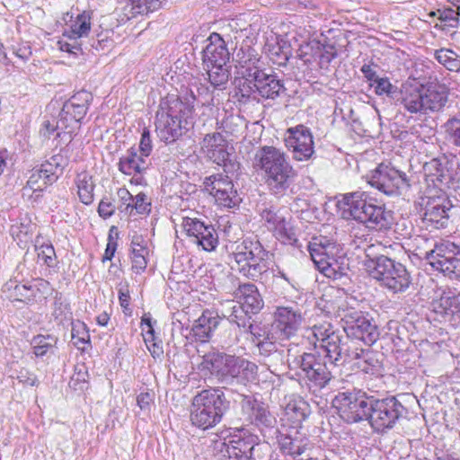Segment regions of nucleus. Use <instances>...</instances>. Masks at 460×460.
<instances>
[{
  "instance_id": "1",
  "label": "nucleus",
  "mask_w": 460,
  "mask_h": 460,
  "mask_svg": "<svg viewBox=\"0 0 460 460\" xmlns=\"http://www.w3.org/2000/svg\"><path fill=\"white\" fill-rule=\"evenodd\" d=\"M338 207L344 219H353L376 230H386L392 226V216L384 207L376 205L365 191L342 195Z\"/></svg>"
},
{
  "instance_id": "2",
  "label": "nucleus",
  "mask_w": 460,
  "mask_h": 460,
  "mask_svg": "<svg viewBox=\"0 0 460 460\" xmlns=\"http://www.w3.org/2000/svg\"><path fill=\"white\" fill-rule=\"evenodd\" d=\"M253 166L264 172L265 182L276 195H283L296 176L285 153L272 146H264L256 151Z\"/></svg>"
},
{
  "instance_id": "3",
  "label": "nucleus",
  "mask_w": 460,
  "mask_h": 460,
  "mask_svg": "<svg viewBox=\"0 0 460 460\" xmlns=\"http://www.w3.org/2000/svg\"><path fill=\"white\" fill-rule=\"evenodd\" d=\"M241 74L242 77L235 82V89L242 97L275 99L286 93L283 80L270 69L253 66L242 70Z\"/></svg>"
},
{
  "instance_id": "4",
  "label": "nucleus",
  "mask_w": 460,
  "mask_h": 460,
  "mask_svg": "<svg viewBox=\"0 0 460 460\" xmlns=\"http://www.w3.org/2000/svg\"><path fill=\"white\" fill-rule=\"evenodd\" d=\"M231 257L235 263L233 268L243 277L259 281L268 276L271 264L270 254L258 240L244 239L235 245Z\"/></svg>"
},
{
  "instance_id": "5",
  "label": "nucleus",
  "mask_w": 460,
  "mask_h": 460,
  "mask_svg": "<svg viewBox=\"0 0 460 460\" xmlns=\"http://www.w3.org/2000/svg\"><path fill=\"white\" fill-rule=\"evenodd\" d=\"M200 367L216 374L222 380L235 378L242 382L254 381L258 372V366L255 363L218 351L205 354Z\"/></svg>"
},
{
  "instance_id": "6",
  "label": "nucleus",
  "mask_w": 460,
  "mask_h": 460,
  "mask_svg": "<svg viewBox=\"0 0 460 460\" xmlns=\"http://www.w3.org/2000/svg\"><path fill=\"white\" fill-rule=\"evenodd\" d=\"M227 408L228 402L222 390L218 388L202 390L192 400L191 423L204 430L213 428L221 421Z\"/></svg>"
},
{
  "instance_id": "7",
  "label": "nucleus",
  "mask_w": 460,
  "mask_h": 460,
  "mask_svg": "<svg viewBox=\"0 0 460 460\" xmlns=\"http://www.w3.org/2000/svg\"><path fill=\"white\" fill-rule=\"evenodd\" d=\"M447 102L444 86L434 81L420 82L405 87L402 105L411 112H438Z\"/></svg>"
},
{
  "instance_id": "8",
  "label": "nucleus",
  "mask_w": 460,
  "mask_h": 460,
  "mask_svg": "<svg viewBox=\"0 0 460 460\" xmlns=\"http://www.w3.org/2000/svg\"><path fill=\"white\" fill-rule=\"evenodd\" d=\"M308 251L317 270L327 278L338 279L346 274L345 258H337L340 245L332 239L314 236L308 243Z\"/></svg>"
},
{
  "instance_id": "9",
  "label": "nucleus",
  "mask_w": 460,
  "mask_h": 460,
  "mask_svg": "<svg viewBox=\"0 0 460 460\" xmlns=\"http://www.w3.org/2000/svg\"><path fill=\"white\" fill-rule=\"evenodd\" d=\"M337 314L343 322V330L348 337L362 341L369 346L378 340L379 331L372 319L347 301H342L338 305Z\"/></svg>"
},
{
  "instance_id": "10",
  "label": "nucleus",
  "mask_w": 460,
  "mask_h": 460,
  "mask_svg": "<svg viewBox=\"0 0 460 460\" xmlns=\"http://www.w3.org/2000/svg\"><path fill=\"white\" fill-rule=\"evenodd\" d=\"M257 437L248 435L243 438L217 439L213 443V451L218 460H251V454L270 452L267 443H257Z\"/></svg>"
},
{
  "instance_id": "11",
  "label": "nucleus",
  "mask_w": 460,
  "mask_h": 460,
  "mask_svg": "<svg viewBox=\"0 0 460 460\" xmlns=\"http://www.w3.org/2000/svg\"><path fill=\"white\" fill-rule=\"evenodd\" d=\"M371 275L394 293L404 292L411 284L406 268L384 255L376 257Z\"/></svg>"
},
{
  "instance_id": "12",
  "label": "nucleus",
  "mask_w": 460,
  "mask_h": 460,
  "mask_svg": "<svg viewBox=\"0 0 460 460\" xmlns=\"http://www.w3.org/2000/svg\"><path fill=\"white\" fill-rule=\"evenodd\" d=\"M426 259L437 270L450 279H460V241H443L426 252Z\"/></svg>"
},
{
  "instance_id": "13",
  "label": "nucleus",
  "mask_w": 460,
  "mask_h": 460,
  "mask_svg": "<svg viewBox=\"0 0 460 460\" xmlns=\"http://www.w3.org/2000/svg\"><path fill=\"white\" fill-rule=\"evenodd\" d=\"M373 397H367L365 393L342 392L332 400L333 406L338 410L342 420L348 423L368 420L372 407Z\"/></svg>"
},
{
  "instance_id": "14",
  "label": "nucleus",
  "mask_w": 460,
  "mask_h": 460,
  "mask_svg": "<svg viewBox=\"0 0 460 460\" xmlns=\"http://www.w3.org/2000/svg\"><path fill=\"white\" fill-rule=\"evenodd\" d=\"M405 411L402 402L394 396L374 399L368 421L376 431L383 432L394 428Z\"/></svg>"
},
{
  "instance_id": "15",
  "label": "nucleus",
  "mask_w": 460,
  "mask_h": 460,
  "mask_svg": "<svg viewBox=\"0 0 460 460\" xmlns=\"http://www.w3.org/2000/svg\"><path fill=\"white\" fill-rule=\"evenodd\" d=\"M295 363L301 370L300 375L309 382L314 391L323 389L333 379L332 371L320 355L303 353L296 358Z\"/></svg>"
},
{
  "instance_id": "16",
  "label": "nucleus",
  "mask_w": 460,
  "mask_h": 460,
  "mask_svg": "<svg viewBox=\"0 0 460 460\" xmlns=\"http://www.w3.org/2000/svg\"><path fill=\"white\" fill-rule=\"evenodd\" d=\"M368 182L380 191L394 195L400 190H407L410 182L405 172L395 169L390 164H380L371 173Z\"/></svg>"
},
{
  "instance_id": "17",
  "label": "nucleus",
  "mask_w": 460,
  "mask_h": 460,
  "mask_svg": "<svg viewBox=\"0 0 460 460\" xmlns=\"http://www.w3.org/2000/svg\"><path fill=\"white\" fill-rule=\"evenodd\" d=\"M204 186L219 206L230 208L240 202L237 191L227 175L222 173L210 175L205 179Z\"/></svg>"
},
{
  "instance_id": "18",
  "label": "nucleus",
  "mask_w": 460,
  "mask_h": 460,
  "mask_svg": "<svg viewBox=\"0 0 460 460\" xmlns=\"http://www.w3.org/2000/svg\"><path fill=\"white\" fill-rule=\"evenodd\" d=\"M181 226L192 242L206 252L214 251L218 244L217 233L212 225H206L198 218L183 217Z\"/></svg>"
},
{
  "instance_id": "19",
  "label": "nucleus",
  "mask_w": 460,
  "mask_h": 460,
  "mask_svg": "<svg viewBox=\"0 0 460 460\" xmlns=\"http://www.w3.org/2000/svg\"><path fill=\"white\" fill-rule=\"evenodd\" d=\"M273 327L280 339L294 337L305 323V317L299 309L291 306H279L274 314Z\"/></svg>"
},
{
  "instance_id": "20",
  "label": "nucleus",
  "mask_w": 460,
  "mask_h": 460,
  "mask_svg": "<svg viewBox=\"0 0 460 460\" xmlns=\"http://www.w3.org/2000/svg\"><path fill=\"white\" fill-rule=\"evenodd\" d=\"M266 227L274 234L276 238L285 244L296 245L297 238L294 227L278 211L265 208L261 213Z\"/></svg>"
},
{
  "instance_id": "21",
  "label": "nucleus",
  "mask_w": 460,
  "mask_h": 460,
  "mask_svg": "<svg viewBox=\"0 0 460 460\" xmlns=\"http://www.w3.org/2000/svg\"><path fill=\"white\" fill-rule=\"evenodd\" d=\"M195 102H199L192 89L182 96L168 94L160 102L155 115H188L194 111Z\"/></svg>"
},
{
  "instance_id": "22",
  "label": "nucleus",
  "mask_w": 460,
  "mask_h": 460,
  "mask_svg": "<svg viewBox=\"0 0 460 460\" xmlns=\"http://www.w3.org/2000/svg\"><path fill=\"white\" fill-rule=\"evenodd\" d=\"M281 452L293 458L310 460L314 458V447L309 438L305 437L281 435L279 438Z\"/></svg>"
},
{
  "instance_id": "23",
  "label": "nucleus",
  "mask_w": 460,
  "mask_h": 460,
  "mask_svg": "<svg viewBox=\"0 0 460 460\" xmlns=\"http://www.w3.org/2000/svg\"><path fill=\"white\" fill-rule=\"evenodd\" d=\"M451 206L446 199H434L429 201L423 215V223L427 228L444 229L449 223L448 211Z\"/></svg>"
},
{
  "instance_id": "24",
  "label": "nucleus",
  "mask_w": 460,
  "mask_h": 460,
  "mask_svg": "<svg viewBox=\"0 0 460 460\" xmlns=\"http://www.w3.org/2000/svg\"><path fill=\"white\" fill-rule=\"evenodd\" d=\"M292 137L288 141L292 150L293 158L296 161H306L314 154V141L311 133L303 126L291 131Z\"/></svg>"
},
{
  "instance_id": "25",
  "label": "nucleus",
  "mask_w": 460,
  "mask_h": 460,
  "mask_svg": "<svg viewBox=\"0 0 460 460\" xmlns=\"http://www.w3.org/2000/svg\"><path fill=\"white\" fill-rule=\"evenodd\" d=\"M155 128L158 137L165 142H173L181 137L192 122L188 117H156Z\"/></svg>"
},
{
  "instance_id": "26",
  "label": "nucleus",
  "mask_w": 460,
  "mask_h": 460,
  "mask_svg": "<svg viewBox=\"0 0 460 460\" xmlns=\"http://www.w3.org/2000/svg\"><path fill=\"white\" fill-rule=\"evenodd\" d=\"M209 43L202 52L204 65L211 66H227L230 58V53L225 44L224 40L217 33H213L208 38Z\"/></svg>"
},
{
  "instance_id": "27",
  "label": "nucleus",
  "mask_w": 460,
  "mask_h": 460,
  "mask_svg": "<svg viewBox=\"0 0 460 460\" xmlns=\"http://www.w3.org/2000/svg\"><path fill=\"white\" fill-rule=\"evenodd\" d=\"M202 153L217 164H224L229 153L227 142L220 133L208 134L201 142Z\"/></svg>"
},
{
  "instance_id": "28",
  "label": "nucleus",
  "mask_w": 460,
  "mask_h": 460,
  "mask_svg": "<svg viewBox=\"0 0 460 460\" xmlns=\"http://www.w3.org/2000/svg\"><path fill=\"white\" fill-rule=\"evenodd\" d=\"M234 294V297L238 299V303L252 314L258 313L263 306L262 298L254 284L239 285Z\"/></svg>"
},
{
  "instance_id": "29",
  "label": "nucleus",
  "mask_w": 460,
  "mask_h": 460,
  "mask_svg": "<svg viewBox=\"0 0 460 460\" xmlns=\"http://www.w3.org/2000/svg\"><path fill=\"white\" fill-rule=\"evenodd\" d=\"M243 411H246L249 419L256 425L272 427L276 422L275 418L269 412L264 405L256 400L245 397L242 401Z\"/></svg>"
},
{
  "instance_id": "30",
  "label": "nucleus",
  "mask_w": 460,
  "mask_h": 460,
  "mask_svg": "<svg viewBox=\"0 0 460 460\" xmlns=\"http://www.w3.org/2000/svg\"><path fill=\"white\" fill-rule=\"evenodd\" d=\"M220 317L218 315H213V313L209 311L203 312L192 326L193 335L201 342L208 341L218 327Z\"/></svg>"
},
{
  "instance_id": "31",
  "label": "nucleus",
  "mask_w": 460,
  "mask_h": 460,
  "mask_svg": "<svg viewBox=\"0 0 460 460\" xmlns=\"http://www.w3.org/2000/svg\"><path fill=\"white\" fill-rule=\"evenodd\" d=\"M431 310L441 316H457L460 319V295L444 293L431 303Z\"/></svg>"
},
{
  "instance_id": "32",
  "label": "nucleus",
  "mask_w": 460,
  "mask_h": 460,
  "mask_svg": "<svg viewBox=\"0 0 460 460\" xmlns=\"http://www.w3.org/2000/svg\"><path fill=\"white\" fill-rule=\"evenodd\" d=\"M310 333L314 336L316 341L322 343V347L326 349L331 344L338 342L341 335L337 330L334 329L332 324L329 322H323L314 324L310 329Z\"/></svg>"
},
{
  "instance_id": "33",
  "label": "nucleus",
  "mask_w": 460,
  "mask_h": 460,
  "mask_svg": "<svg viewBox=\"0 0 460 460\" xmlns=\"http://www.w3.org/2000/svg\"><path fill=\"white\" fill-rule=\"evenodd\" d=\"M235 60L239 64V68L234 79V85L236 80L241 78L243 75L241 74L242 70L253 66H261L260 58L258 57L255 49L248 45L245 47H241L239 49H237L235 53Z\"/></svg>"
},
{
  "instance_id": "34",
  "label": "nucleus",
  "mask_w": 460,
  "mask_h": 460,
  "mask_svg": "<svg viewBox=\"0 0 460 460\" xmlns=\"http://www.w3.org/2000/svg\"><path fill=\"white\" fill-rule=\"evenodd\" d=\"M4 291L8 293L9 299L25 303L33 300L36 295V290L31 286L18 284L15 281L7 282Z\"/></svg>"
},
{
  "instance_id": "35",
  "label": "nucleus",
  "mask_w": 460,
  "mask_h": 460,
  "mask_svg": "<svg viewBox=\"0 0 460 460\" xmlns=\"http://www.w3.org/2000/svg\"><path fill=\"white\" fill-rule=\"evenodd\" d=\"M132 250V268L137 271L144 270L146 268V256L148 253L145 240L142 235H134L131 242Z\"/></svg>"
},
{
  "instance_id": "36",
  "label": "nucleus",
  "mask_w": 460,
  "mask_h": 460,
  "mask_svg": "<svg viewBox=\"0 0 460 460\" xmlns=\"http://www.w3.org/2000/svg\"><path fill=\"white\" fill-rule=\"evenodd\" d=\"M369 85L375 88V93L377 95L385 96L396 102L400 101L402 104L404 93L399 90L396 85L391 84L387 77H379L375 83L369 84Z\"/></svg>"
},
{
  "instance_id": "37",
  "label": "nucleus",
  "mask_w": 460,
  "mask_h": 460,
  "mask_svg": "<svg viewBox=\"0 0 460 460\" xmlns=\"http://www.w3.org/2000/svg\"><path fill=\"white\" fill-rule=\"evenodd\" d=\"M77 193L80 200L86 205L93 201L94 182L92 175L87 172H82L76 176Z\"/></svg>"
},
{
  "instance_id": "38",
  "label": "nucleus",
  "mask_w": 460,
  "mask_h": 460,
  "mask_svg": "<svg viewBox=\"0 0 460 460\" xmlns=\"http://www.w3.org/2000/svg\"><path fill=\"white\" fill-rule=\"evenodd\" d=\"M55 180H50L49 174L43 171V169L40 166L39 168H34L31 171V174L29 177L27 181V185L23 188L24 193L28 190H31L33 192H40L42 191L48 185L52 184Z\"/></svg>"
},
{
  "instance_id": "39",
  "label": "nucleus",
  "mask_w": 460,
  "mask_h": 460,
  "mask_svg": "<svg viewBox=\"0 0 460 460\" xmlns=\"http://www.w3.org/2000/svg\"><path fill=\"white\" fill-rule=\"evenodd\" d=\"M208 76L210 86L214 89L225 88L230 77L228 66H207Z\"/></svg>"
},
{
  "instance_id": "40",
  "label": "nucleus",
  "mask_w": 460,
  "mask_h": 460,
  "mask_svg": "<svg viewBox=\"0 0 460 460\" xmlns=\"http://www.w3.org/2000/svg\"><path fill=\"white\" fill-rule=\"evenodd\" d=\"M361 359L356 361L354 366L366 374L379 375L382 370V362L379 360L378 355L364 350H361Z\"/></svg>"
},
{
  "instance_id": "41",
  "label": "nucleus",
  "mask_w": 460,
  "mask_h": 460,
  "mask_svg": "<svg viewBox=\"0 0 460 460\" xmlns=\"http://www.w3.org/2000/svg\"><path fill=\"white\" fill-rule=\"evenodd\" d=\"M348 343L342 341V337L338 340V342L331 344L325 350L326 358L335 367L346 366L348 355Z\"/></svg>"
},
{
  "instance_id": "42",
  "label": "nucleus",
  "mask_w": 460,
  "mask_h": 460,
  "mask_svg": "<svg viewBox=\"0 0 460 460\" xmlns=\"http://www.w3.org/2000/svg\"><path fill=\"white\" fill-rule=\"evenodd\" d=\"M147 168V164L141 155L136 153L130 154L127 157L120 158L119 170L125 174H132L133 172H142Z\"/></svg>"
},
{
  "instance_id": "43",
  "label": "nucleus",
  "mask_w": 460,
  "mask_h": 460,
  "mask_svg": "<svg viewBox=\"0 0 460 460\" xmlns=\"http://www.w3.org/2000/svg\"><path fill=\"white\" fill-rule=\"evenodd\" d=\"M91 11H84L82 13L78 14L71 26V36H69V38L77 40L78 38L87 36L91 31Z\"/></svg>"
},
{
  "instance_id": "44",
  "label": "nucleus",
  "mask_w": 460,
  "mask_h": 460,
  "mask_svg": "<svg viewBox=\"0 0 460 460\" xmlns=\"http://www.w3.org/2000/svg\"><path fill=\"white\" fill-rule=\"evenodd\" d=\"M436 60L447 70L460 72V56L448 49H440L435 51Z\"/></svg>"
},
{
  "instance_id": "45",
  "label": "nucleus",
  "mask_w": 460,
  "mask_h": 460,
  "mask_svg": "<svg viewBox=\"0 0 460 460\" xmlns=\"http://www.w3.org/2000/svg\"><path fill=\"white\" fill-rule=\"evenodd\" d=\"M271 59L279 66H286L287 62L292 56V49L289 42L286 40H279L276 46L270 49Z\"/></svg>"
},
{
  "instance_id": "46",
  "label": "nucleus",
  "mask_w": 460,
  "mask_h": 460,
  "mask_svg": "<svg viewBox=\"0 0 460 460\" xmlns=\"http://www.w3.org/2000/svg\"><path fill=\"white\" fill-rule=\"evenodd\" d=\"M56 343L57 339L51 335H37L31 340L33 353L36 357H43Z\"/></svg>"
},
{
  "instance_id": "47",
  "label": "nucleus",
  "mask_w": 460,
  "mask_h": 460,
  "mask_svg": "<svg viewBox=\"0 0 460 460\" xmlns=\"http://www.w3.org/2000/svg\"><path fill=\"white\" fill-rule=\"evenodd\" d=\"M72 342L77 349L84 350V346L90 341V335L85 324L81 321L72 323Z\"/></svg>"
},
{
  "instance_id": "48",
  "label": "nucleus",
  "mask_w": 460,
  "mask_h": 460,
  "mask_svg": "<svg viewBox=\"0 0 460 460\" xmlns=\"http://www.w3.org/2000/svg\"><path fill=\"white\" fill-rule=\"evenodd\" d=\"M458 16V12L452 8L441 9L439 21L444 23V25L436 24L435 28L442 31H445L446 27L456 28L459 22Z\"/></svg>"
},
{
  "instance_id": "49",
  "label": "nucleus",
  "mask_w": 460,
  "mask_h": 460,
  "mask_svg": "<svg viewBox=\"0 0 460 460\" xmlns=\"http://www.w3.org/2000/svg\"><path fill=\"white\" fill-rule=\"evenodd\" d=\"M77 97H71L63 104L59 115H85L88 111V103L75 102Z\"/></svg>"
},
{
  "instance_id": "50",
  "label": "nucleus",
  "mask_w": 460,
  "mask_h": 460,
  "mask_svg": "<svg viewBox=\"0 0 460 460\" xmlns=\"http://www.w3.org/2000/svg\"><path fill=\"white\" fill-rule=\"evenodd\" d=\"M371 241L372 237H370L368 234H363L362 236L355 235L353 239L355 246L357 248L362 247L365 250L367 256L368 257L372 255L375 250L382 248L381 243H370Z\"/></svg>"
},
{
  "instance_id": "51",
  "label": "nucleus",
  "mask_w": 460,
  "mask_h": 460,
  "mask_svg": "<svg viewBox=\"0 0 460 460\" xmlns=\"http://www.w3.org/2000/svg\"><path fill=\"white\" fill-rule=\"evenodd\" d=\"M234 314L229 318L231 323L236 324L238 328H243L244 331L248 328L250 317H248L249 311H246L242 305L237 306Z\"/></svg>"
},
{
  "instance_id": "52",
  "label": "nucleus",
  "mask_w": 460,
  "mask_h": 460,
  "mask_svg": "<svg viewBox=\"0 0 460 460\" xmlns=\"http://www.w3.org/2000/svg\"><path fill=\"white\" fill-rule=\"evenodd\" d=\"M141 328L143 332L144 341L146 345L148 346L155 342V330L152 324L150 314H144L141 320Z\"/></svg>"
},
{
  "instance_id": "53",
  "label": "nucleus",
  "mask_w": 460,
  "mask_h": 460,
  "mask_svg": "<svg viewBox=\"0 0 460 460\" xmlns=\"http://www.w3.org/2000/svg\"><path fill=\"white\" fill-rule=\"evenodd\" d=\"M133 199L128 215H132L134 211L137 214H144L150 210V203L146 201V194L138 193Z\"/></svg>"
},
{
  "instance_id": "54",
  "label": "nucleus",
  "mask_w": 460,
  "mask_h": 460,
  "mask_svg": "<svg viewBox=\"0 0 460 460\" xmlns=\"http://www.w3.org/2000/svg\"><path fill=\"white\" fill-rule=\"evenodd\" d=\"M117 196L119 198L120 200V204L118 206V208L121 212L128 214L131 204L134 201L133 195L127 189L119 188L117 190Z\"/></svg>"
},
{
  "instance_id": "55",
  "label": "nucleus",
  "mask_w": 460,
  "mask_h": 460,
  "mask_svg": "<svg viewBox=\"0 0 460 460\" xmlns=\"http://www.w3.org/2000/svg\"><path fill=\"white\" fill-rule=\"evenodd\" d=\"M16 378L23 385L38 386L40 384L36 374L24 367L19 370Z\"/></svg>"
},
{
  "instance_id": "56",
  "label": "nucleus",
  "mask_w": 460,
  "mask_h": 460,
  "mask_svg": "<svg viewBox=\"0 0 460 460\" xmlns=\"http://www.w3.org/2000/svg\"><path fill=\"white\" fill-rule=\"evenodd\" d=\"M119 301L126 316L132 315V308L129 306L130 295L128 287H121L119 290Z\"/></svg>"
},
{
  "instance_id": "57",
  "label": "nucleus",
  "mask_w": 460,
  "mask_h": 460,
  "mask_svg": "<svg viewBox=\"0 0 460 460\" xmlns=\"http://www.w3.org/2000/svg\"><path fill=\"white\" fill-rule=\"evenodd\" d=\"M447 131L453 143L456 146H460V119L454 117L447 121Z\"/></svg>"
},
{
  "instance_id": "58",
  "label": "nucleus",
  "mask_w": 460,
  "mask_h": 460,
  "mask_svg": "<svg viewBox=\"0 0 460 460\" xmlns=\"http://www.w3.org/2000/svg\"><path fill=\"white\" fill-rule=\"evenodd\" d=\"M139 151L140 155L143 158H146L149 156L152 151V141L150 138L149 130L145 128L142 132L140 143H139Z\"/></svg>"
},
{
  "instance_id": "59",
  "label": "nucleus",
  "mask_w": 460,
  "mask_h": 460,
  "mask_svg": "<svg viewBox=\"0 0 460 460\" xmlns=\"http://www.w3.org/2000/svg\"><path fill=\"white\" fill-rule=\"evenodd\" d=\"M155 400V393L152 391L142 392L137 398V405L143 411H150Z\"/></svg>"
},
{
  "instance_id": "60",
  "label": "nucleus",
  "mask_w": 460,
  "mask_h": 460,
  "mask_svg": "<svg viewBox=\"0 0 460 460\" xmlns=\"http://www.w3.org/2000/svg\"><path fill=\"white\" fill-rule=\"evenodd\" d=\"M40 260L43 261L48 266H52L54 263L55 251L52 245H42L38 252Z\"/></svg>"
},
{
  "instance_id": "61",
  "label": "nucleus",
  "mask_w": 460,
  "mask_h": 460,
  "mask_svg": "<svg viewBox=\"0 0 460 460\" xmlns=\"http://www.w3.org/2000/svg\"><path fill=\"white\" fill-rule=\"evenodd\" d=\"M66 117H51V119L44 121L43 127L46 134H51L61 128V125H65Z\"/></svg>"
},
{
  "instance_id": "62",
  "label": "nucleus",
  "mask_w": 460,
  "mask_h": 460,
  "mask_svg": "<svg viewBox=\"0 0 460 460\" xmlns=\"http://www.w3.org/2000/svg\"><path fill=\"white\" fill-rule=\"evenodd\" d=\"M252 335V341L257 345L258 341L267 340L269 335L259 326H255L252 323L248 324V328L244 331Z\"/></svg>"
},
{
  "instance_id": "63",
  "label": "nucleus",
  "mask_w": 460,
  "mask_h": 460,
  "mask_svg": "<svg viewBox=\"0 0 460 460\" xmlns=\"http://www.w3.org/2000/svg\"><path fill=\"white\" fill-rule=\"evenodd\" d=\"M240 303L234 300H226L221 304V308L219 309L222 317L229 320L230 317L234 314V311H235L237 306H240Z\"/></svg>"
},
{
  "instance_id": "64",
  "label": "nucleus",
  "mask_w": 460,
  "mask_h": 460,
  "mask_svg": "<svg viewBox=\"0 0 460 460\" xmlns=\"http://www.w3.org/2000/svg\"><path fill=\"white\" fill-rule=\"evenodd\" d=\"M115 230V226H111L109 230V236H108V244L104 252V255L102 257V262L106 261H111L113 256L115 255V242H113V232Z\"/></svg>"
}]
</instances>
